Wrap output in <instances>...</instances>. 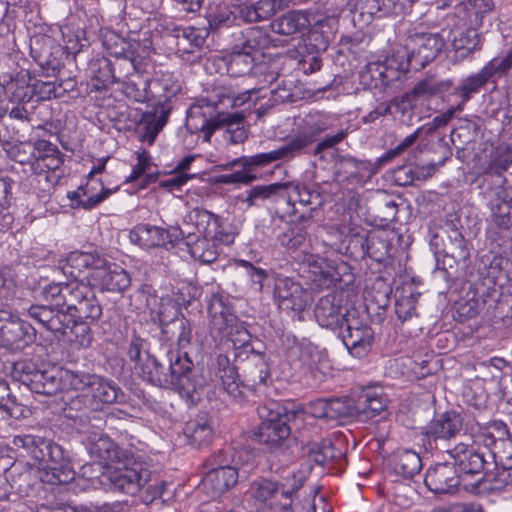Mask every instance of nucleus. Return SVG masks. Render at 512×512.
I'll return each instance as SVG.
<instances>
[{
    "label": "nucleus",
    "mask_w": 512,
    "mask_h": 512,
    "mask_svg": "<svg viewBox=\"0 0 512 512\" xmlns=\"http://www.w3.org/2000/svg\"><path fill=\"white\" fill-rule=\"evenodd\" d=\"M141 375L149 383L165 389H174L192 402L200 399L199 391L205 386L202 374L194 368L187 353L173 354L169 358L159 359L147 354L141 364Z\"/></svg>",
    "instance_id": "f257e3e1"
},
{
    "label": "nucleus",
    "mask_w": 512,
    "mask_h": 512,
    "mask_svg": "<svg viewBox=\"0 0 512 512\" xmlns=\"http://www.w3.org/2000/svg\"><path fill=\"white\" fill-rule=\"evenodd\" d=\"M268 360L265 353L254 350L236 360L238 365H234L226 354L220 353L216 357L215 376L228 395L239 399L243 395L242 388L266 384L270 377Z\"/></svg>",
    "instance_id": "f03ea898"
},
{
    "label": "nucleus",
    "mask_w": 512,
    "mask_h": 512,
    "mask_svg": "<svg viewBox=\"0 0 512 512\" xmlns=\"http://www.w3.org/2000/svg\"><path fill=\"white\" fill-rule=\"evenodd\" d=\"M102 482L112 492L134 496L143 491L146 504L161 497L164 488V482L153 477L146 464L139 461H119L103 474Z\"/></svg>",
    "instance_id": "7ed1b4c3"
},
{
    "label": "nucleus",
    "mask_w": 512,
    "mask_h": 512,
    "mask_svg": "<svg viewBox=\"0 0 512 512\" xmlns=\"http://www.w3.org/2000/svg\"><path fill=\"white\" fill-rule=\"evenodd\" d=\"M68 390L79 394L69 401L71 410L87 408L98 410L103 404H121L126 401L122 389L112 380L80 370H72L66 379Z\"/></svg>",
    "instance_id": "20e7f679"
},
{
    "label": "nucleus",
    "mask_w": 512,
    "mask_h": 512,
    "mask_svg": "<svg viewBox=\"0 0 512 512\" xmlns=\"http://www.w3.org/2000/svg\"><path fill=\"white\" fill-rule=\"evenodd\" d=\"M458 22V17L451 14L446 17V26L439 32H425L417 27L410 29L404 39L407 60L400 63L398 68L401 71L410 68L419 70L435 60L450 41L454 30L452 27H456Z\"/></svg>",
    "instance_id": "39448f33"
},
{
    "label": "nucleus",
    "mask_w": 512,
    "mask_h": 512,
    "mask_svg": "<svg viewBox=\"0 0 512 512\" xmlns=\"http://www.w3.org/2000/svg\"><path fill=\"white\" fill-rule=\"evenodd\" d=\"M256 410L261 422L254 432L255 438L271 450L285 446L291 434V422L303 413L294 404H282L274 400L260 403Z\"/></svg>",
    "instance_id": "423d86ee"
},
{
    "label": "nucleus",
    "mask_w": 512,
    "mask_h": 512,
    "mask_svg": "<svg viewBox=\"0 0 512 512\" xmlns=\"http://www.w3.org/2000/svg\"><path fill=\"white\" fill-rule=\"evenodd\" d=\"M479 441L493 456L492 490L512 484V435L503 421H492L480 427Z\"/></svg>",
    "instance_id": "0eeeda50"
},
{
    "label": "nucleus",
    "mask_w": 512,
    "mask_h": 512,
    "mask_svg": "<svg viewBox=\"0 0 512 512\" xmlns=\"http://www.w3.org/2000/svg\"><path fill=\"white\" fill-rule=\"evenodd\" d=\"M208 311L211 316L210 333L223 335L222 345L233 349L234 361L256 350L251 343V334L225 304L222 296L215 295L211 298Z\"/></svg>",
    "instance_id": "6e6552de"
},
{
    "label": "nucleus",
    "mask_w": 512,
    "mask_h": 512,
    "mask_svg": "<svg viewBox=\"0 0 512 512\" xmlns=\"http://www.w3.org/2000/svg\"><path fill=\"white\" fill-rule=\"evenodd\" d=\"M13 443L22 446L31 456L52 471L59 482L74 478V471L68 453L57 443L36 435L16 436Z\"/></svg>",
    "instance_id": "1a4fd4ad"
},
{
    "label": "nucleus",
    "mask_w": 512,
    "mask_h": 512,
    "mask_svg": "<svg viewBox=\"0 0 512 512\" xmlns=\"http://www.w3.org/2000/svg\"><path fill=\"white\" fill-rule=\"evenodd\" d=\"M72 370L56 368L40 369L30 360H20L13 364L11 377L27 386L32 392L42 395H55L60 390H68L66 379Z\"/></svg>",
    "instance_id": "9d476101"
},
{
    "label": "nucleus",
    "mask_w": 512,
    "mask_h": 512,
    "mask_svg": "<svg viewBox=\"0 0 512 512\" xmlns=\"http://www.w3.org/2000/svg\"><path fill=\"white\" fill-rule=\"evenodd\" d=\"M512 69V47L503 57H495L488 61L478 72L470 74L459 82L453 95L459 98L457 109L463 110L473 95L478 94L488 83L497 85V80L506 76Z\"/></svg>",
    "instance_id": "9b49d317"
},
{
    "label": "nucleus",
    "mask_w": 512,
    "mask_h": 512,
    "mask_svg": "<svg viewBox=\"0 0 512 512\" xmlns=\"http://www.w3.org/2000/svg\"><path fill=\"white\" fill-rule=\"evenodd\" d=\"M240 120V115L218 112L215 103L201 99L189 108L185 127L191 134L201 135L204 142H210L212 135L222 124H229V121L233 124Z\"/></svg>",
    "instance_id": "f8f14e48"
},
{
    "label": "nucleus",
    "mask_w": 512,
    "mask_h": 512,
    "mask_svg": "<svg viewBox=\"0 0 512 512\" xmlns=\"http://www.w3.org/2000/svg\"><path fill=\"white\" fill-rule=\"evenodd\" d=\"M448 454L454 460L453 465L463 478L467 475L483 474V477L479 479L480 484L482 481L492 484V474H494L493 456L485 447L481 449L475 448L472 445L458 443L448 450Z\"/></svg>",
    "instance_id": "ddd939ff"
},
{
    "label": "nucleus",
    "mask_w": 512,
    "mask_h": 512,
    "mask_svg": "<svg viewBox=\"0 0 512 512\" xmlns=\"http://www.w3.org/2000/svg\"><path fill=\"white\" fill-rule=\"evenodd\" d=\"M230 449L219 450L207 459L210 470L204 477L203 484L212 497H217L233 488L238 482V471Z\"/></svg>",
    "instance_id": "4468645a"
},
{
    "label": "nucleus",
    "mask_w": 512,
    "mask_h": 512,
    "mask_svg": "<svg viewBox=\"0 0 512 512\" xmlns=\"http://www.w3.org/2000/svg\"><path fill=\"white\" fill-rule=\"evenodd\" d=\"M159 85L164 91V100L158 102L151 113H146L143 117L144 122L141 132V140L152 145L168 121L169 115L172 110L171 98L177 95L181 90V85L177 80H172V76L163 78Z\"/></svg>",
    "instance_id": "2eb2a0df"
},
{
    "label": "nucleus",
    "mask_w": 512,
    "mask_h": 512,
    "mask_svg": "<svg viewBox=\"0 0 512 512\" xmlns=\"http://www.w3.org/2000/svg\"><path fill=\"white\" fill-rule=\"evenodd\" d=\"M339 335L350 354L358 358L367 355L374 340L373 329L354 308L346 311V322Z\"/></svg>",
    "instance_id": "dca6fc26"
},
{
    "label": "nucleus",
    "mask_w": 512,
    "mask_h": 512,
    "mask_svg": "<svg viewBox=\"0 0 512 512\" xmlns=\"http://www.w3.org/2000/svg\"><path fill=\"white\" fill-rule=\"evenodd\" d=\"M427 488L435 494H453L463 487L465 491L474 492L480 486V480L466 484L458 474L453 463H438L427 470L425 479Z\"/></svg>",
    "instance_id": "f3484780"
},
{
    "label": "nucleus",
    "mask_w": 512,
    "mask_h": 512,
    "mask_svg": "<svg viewBox=\"0 0 512 512\" xmlns=\"http://www.w3.org/2000/svg\"><path fill=\"white\" fill-rule=\"evenodd\" d=\"M31 158L33 173L44 174L45 180L55 185L62 176V172H57L64 163V155L58 147L47 140H37L33 145Z\"/></svg>",
    "instance_id": "a211bd4d"
},
{
    "label": "nucleus",
    "mask_w": 512,
    "mask_h": 512,
    "mask_svg": "<svg viewBox=\"0 0 512 512\" xmlns=\"http://www.w3.org/2000/svg\"><path fill=\"white\" fill-rule=\"evenodd\" d=\"M274 298L280 309L303 312L312 302L311 292L290 277H278L274 284Z\"/></svg>",
    "instance_id": "6ab92c4d"
},
{
    "label": "nucleus",
    "mask_w": 512,
    "mask_h": 512,
    "mask_svg": "<svg viewBox=\"0 0 512 512\" xmlns=\"http://www.w3.org/2000/svg\"><path fill=\"white\" fill-rule=\"evenodd\" d=\"M65 312L70 323L75 319L95 322L102 316L103 309L92 287L78 281Z\"/></svg>",
    "instance_id": "aec40b11"
},
{
    "label": "nucleus",
    "mask_w": 512,
    "mask_h": 512,
    "mask_svg": "<svg viewBox=\"0 0 512 512\" xmlns=\"http://www.w3.org/2000/svg\"><path fill=\"white\" fill-rule=\"evenodd\" d=\"M30 55L47 72L55 73L63 67V47L47 34H34L30 38Z\"/></svg>",
    "instance_id": "412c9836"
},
{
    "label": "nucleus",
    "mask_w": 512,
    "mask_h": 512,
    "mask_svg": "<svg viewBox=\"0 0 512 512\" xmlns=\"http://www.w3.org/2000/svg\"><path fill=\"white\" fill-rule=\"evenodd\" d=\"M329 128L330 121L326 115L320 112L309 113L298 125L296 135L287 142L295 155L299 156Z\"/></svg>",
    "instance_id": "4be33fe9"
},
{
    "label": "nucleus",
    "mask_w": 512,
    "mask_h": 512,
    "mask_svg": "<svg viewBox=\"0 0 512 512\" xmlns=\"http://www.w3.org/2000/svg\"><path fill=\"white\" fill-rule=\"evenodd\" d=\"M197 235L219 239L225 245L234 241V235L228 230L224 219L206 209L194 208L188 215Z\"/></svg>",
    "instance_id": "5701e85b"
},
{
    "label": "nucleus",
    "mask_w": 512,
    "mask_h": 512,
    "mask_svg": "<svg viewBox=\"0 0 512 512\" xmlns=\"http://www.w3.org/2000/svg\"><path fill=\"white\" fill-rule=\"evenodd\" d=\"M36 340V330L28 322L9 312L0 335V346L21 351Z\"/></svg>",
    "instance_id": "b1692460"
},
{
    "label": "nucleus",
    "mask_w": 512,
    "mask_h": 512,
    "mask_svg": "<svg viewBox=\"0 0 512 512\" xmlns=\"http://www.w3.org/2000/svg\"><path fill=\"white\" fill-rule=\"evenodd\" d=\"M87 278L91 286L99 287L101 291L123 292L131 284L127 271L105 258L104 265L89 272Z\"/></svg>",
    "instance_id": "393cba45"
},
{
    "label": "nucleus",
    "mask_w": 512,
    "mask_h": 512,
    "mask_svg": "<svg viewBox=\"0 0 512 512\" xmlns=\"http://www.w3.org/2000/svg\"><path fill=\"white\" fill-rule=\"evenodd\" d=\"M346 311L350 309L342 305V296L329 293L321 297L314 307V316L318 324L324 328L342 329L346 322Z\"/></svg>",
    "instance_id": "a878e982"
},
{
    "label": "nucleus",
    "mask_w": 512,
    "mask_h": 512,
    "mask_svg": "<svg viewBox=\"0 0 512 512\" xmlns=\"http://www.w3.org/2000/svg\"><path fill=\"white\" fill-rule=\"evenodd\" d=\"M302 487V479H297L295 474H291L283 482L268 478H259L251 483L250 490L252 496L261 502L273 498L280 493L284 499L292 501L293 496Z\"/></svg>",
    "instance_id": "bb28decb"
},
{
    "label": "nucleus",
    "mask_w": 512,
    "mask_h": 512,
    "mask_svg": "<svg viewBox=\"0 0 512 512\" xmlns=\"http://www.w3.org/2000/svg\"><path fill=\"white\" fill-rule=\"evenodd\" d=\"M420 133L421 128H418L412 134L405 137L395 148L390 149L384 155L379 157L374 164L368 161L358 160L351 156L343 157L342 162L345 165L354 168L359 173L365 172L366 174H363V177L365 176L367 178H371L374 174L378 172V170L382 166H384L386 163L390 162L392 159L399 156L404 151H406L410 146H412L420 136Z\"/></svg>",
    "instance_id": "cd10ccee"
},
{
    "label": "nucleus",
    "mask_w": 512,
    "mask_h": 512,
    "mask_svg": "<svg viewBox=\"0 0 512 512\" xmlns=\"http://www.w3.org/2000/svg\"><path fill=\"white\" fill-rule=\"evenodd\" d=\"M463 427V418L460 413L451 410L440 414L422 427L421 433L427 437L429 443L437 440L454 438Z\"/></svg>",
    "instance_id": "c85d7f7f"
},
{
    "label": "nucleus",
    "mask_w": 512,
    "mask_h": 512,
    "mask_svg": "<svg viewBox=\"0 0 512 512\" xmlns=\"http://www.w3.org/2000/svg\"><path fill=\"white\" fill-rule=\"evenodd\" d=\"M174 316L169 319L163 310L159 312L161 332L166 340H176L180 348L187 347L192 340V326L189 319L178 311L174 304H171Z\"/></svg>",
    "instance_id": "c756f323"
},
{
    "label": "nucleus",
    "mask_w": 512,
    "mask_h": 512,
    "mask_svg": "<svg viewBox=\"0 0 512 512\" xmlns=\"http://www.w3.org/2000/svg\"><path fill=\"white\" fill-rule=\"evenodd\" d=\"M296 157L297 156L293 152L292 148L290 147L288 142H286L284 145H282L274 150H271L268 152L257 153L252 156H243V157L238 158L237 160H235L223 167L230 168V167L234 166L235 164H239L244 169L253 170V169L267 167L275 162H281V163L290 162L291 160H293Z\"/></svg>",
    "instance_id": "7c9ffc66"
},
{
    "label": "nucleus",
    "mask_w": 512,
    "mask_h": 512,
    "mask_svg": "<svg viewBox=\"0 0 512 512\" xmlns=\"http://www.w3.org/2000/svg\"><path fill=\"white\" fill-rule=\"evenodd\" d=\"M30 318L34 319L43 328L53 333L65 335L69 328L70 319L65 310L57 309L51 305H31L27 309Z\"/></svg>",
    "instance_id": "2f4dec72"
},
{
    "label": "nucleus",
    "mask_w": 512,
    "mask_h": 512,
    "mask_svg": "<svg viewBox=\"0 0 512 512\" xmlns=\"http://www.w3.org/2000/svg\"><path fill=\"white\" fill-rule=\"evenodd\" d=\"M294 192L297 198H289L288 203L292 205V214L298 215V221L306 223L312 218V213L323 204L322 196L316 190L305 186H295Z\"/></svg>",
    "instance_id": "473e14b6"
},
{
    "label": "nucleus",
    "mask_w": 512,
    "mask_h": 512,
    "mask_svg": "<svg viewBox=\"0 0 512 512\" xmlns=\"http://www.w3.org/2000/svg\"><path fill=\"white\" fill-rule=\"evenodd\" d=\"M59 265L64 275L69 276L71 280L78 281V277L84 269L92 272L104 265V258L94 253L73 251L64 261H60Z\"/></svg>",
    "instance_id": "72a5a7b5"
},
{
    "label": "nucleus",
    "mask_w": 512,
    "mask_h": 512,
    "mask_svg": "<svg viewBox=\"0 0 512 512\" xmlns=\"http://www.w3.org/2000/svg\"><path fill=\"white\" fill-rule=\"evenodd\" d=\"M112 193L111 189L104 188L101 182L93 184V179L85 186H80L76 191L68 194L72 207L91 210L103 202Z\"/></svg>",
    "instance_id": "f704fd0d"
},
{
    "label": "nucleus",
    "mask_w": 512,
    "mask_h": 512,
    "mask_svg": "<svg viewBox=\"0 0 512 512\" xmlns=\"http://www.w3.org/2000/svg\"><path fill=\"white\" fill-rule=\"evenodd\" d=\"M288 182H275L267 185H255L245 192L241 201L247 204L248 208L259 207L265 201L276 202L286 197L289 188Z\"/></svg>",
    "instance_id": "c9c22d12"
},
{
    "label": "nucleus",
    "mask_w": 512,
    "mask_h": 512,
    "mask_svg": "<svg viewBox=\"0 0 512 512\" xmlns=\"http://www.w3.org/2000/svg\"><path fill=\"white\" fill-rule=\"evenodd\" d=\"M78 281L51 282L38 291V297L49 305L62 310H67Z\"/></svg>",
    "instance_id": "e433bc0d"
},
{
    "label": "nucleus",
    "mask_w": 512,
    "mask_h": 512,
    "mask_svg": "<svg viewBox=\"0 0 512 512\" xmlns=\"http://www.w3.org/2000/svg\"><path fill=\"white\" fill-rule=\"evenodd\" d=\"M281 9L282 0H259L236 5L239 18L246 23L268 20Z\"/></svg>",
    "instance_id": "4c0bfd02"
},
{
    "label": "nucleus",
    "mask_w": 512,
    "mask_h": 512,
    "mask_svg": "<svg viewBox=\"0 0 512 512\" xmlns=\"http://www.w3.org/2000/svg\"><path fill=\"white\" fill-rule=\"evenodd\" d=\"M222 244L224 243L219 239L203 237L194 231L187 234V247L190 255L204 264H210L218 258Z\"/></svg>",
    "instance_id": "58836bf2"
},
{
    "label": "nucleus",
    "mask_w": 512,
    "mask_h": 512,
    "mask_svg": "<svg viewBox=\"0 0 512 512\" xmlns=\"http://www.w3.org/2000/svg\"><path fill=\"white\" fill-rule=\"evenodd\" d=\"M392 59L386 63H371L367 65L366 71L361 73L362 82L369 88L382 89L390 85L398 78V71L401 69L392 67Z\"/></svg>",
    "instance_id": "ea45409f"
},
{
    "label": "nucleus",
    "mask_w": 512,
    "mask_h": 512,
    "mask_svg": "<svg viewBox=\"0 0 512 512\" xmlns=\"http://www.w3.org/2000/svg\"><path fill=\"white\" fill-rule=\"evenodd\" d=\"M147 66L148 61L136 55V51L114 58L112 69L114 70L115 83L125 82L138 74H144Z\"/></svg>",
    "instance_id": "a19ab883"
},
{
    "label": "nucleus",
    "mask_w": 512,
    "mask_h": 512,
    "mask_svg": "<svg viewBox=\"0 0 512 512\" xmlns=\"http://www.w3.org/2000/svg\"><path fill=\"white\" fill-rule=\"evenodd\" d=\"M386 406V398L379 387L363 388L357 397L358 417H375L383 412Z\"/></svg>",
    "instance_id": "79ce46f5"
},
{
    "label": "nucleus",
    "mask_w": 512,
    "mask_h": 512,
    "mask_svg": "<svg viewBox=\"0 0 512 512\" xmlns=\"http://www.w3.org/2000/svg\"><path fill=\"white\" fill-rule=\"evenodd\" d=\"M394 233L388 230H377L368 233L367 255L378 263H384L391 257Z\"/></svg>",
    "instance_id": "37998d69"
},
{
    "label": "nucleus",
    "mask_w": 512,
    "mask_h": 512,
    "mask_svg": "<svg viewBox=\"0 0 512 512\" xmlns=\"http://www.w3.org/2000/svg\"><path fill=\"white\" fill-rule=\"evenodd\" d=\"M184 435L190 446L201 449L208 447L212 443L214 430L209 421L201 417L189 420L185 424Z\"/></svg>",
    "instance_id": "c03bdc74"
},
{
    "label": "nucleus",
    "mask_w": 512,
    "mask_h": 512,
    "mask_svg": "<svg viewBox=\"0 0 512 512\" xmlns=\"http://www.w3.org/2000/svg\"><path fill=\"white\" fill-rule=\"evenodd\" d=\"M458 20L459 22L457 26L452 27L454 30L449 42H451L456 59L463 60L474 53L476 50H479L481 48V44L480 36L478 32L473 28H468L458 32L457 35L455 34L456 28L461 22L459 18Z\"/></svg>",
    "instance_id": "a18cd8bd"
},
{
    "label": "nucleus",
    "mask_w": 512,
    "mask_h": 512,
    "mask_svg": "<svg viewBox=\"0 0 512 512\" xmlns=\"http://www.w3.org/2000/svg\"><path fill=\"white\" fill-rule=\"evenodd\" d=\"M269 43V35L262 28L250 27L241 33L239 42H237L233 48L260 58L262 56V50L268 47Z\"/></svg>",
    "instance_id": "49530a36"
},
{
    "label": "nucleus",
    "mask_w": 512,
    "mask_h": 512,
    "mask_svg": "<svg viewBox=\"0 0 512 512\" xmlns=\"http://www.w3.org/2000/svg\"><path fill=\"white\" fill-rule=\"evenodd\" d=\"M511 208L512 197L506 189L499 187L491 201L492 221L499 229L509 230L512 227Z\"/></svg>",
    "instance_id": "de8ad7c7"
},
{
    "label": "nucleus",
    "mask_w": 512,
    "mask_h": 512,
    "mask_svg": "<svg viewBox=\"0 0 512 512\" xmlns=\"http://www.w3.org/2000/svg\"><path fill=\"white\" fill-rule=\"evenodd\" d=\"M0 411L9 418L21 419L30 414L29 408L12 392L7 380L0 378Z\"/></svg>",
    "instance_id": "09e8293b"
},
{
    "label": "nucleus",
    "mask_w": 512,
    "mask_h": 512,
    "mask_svg": "<svg viewBox=\"0 0 512 512\" xmlns=\"http://www.w3.org/2000/svg\"><path fill=\"white\" fill-rule=\"evenodd\" d=\"M391 464L394 472L404 478H412L422 468L419 454L409 449L397 450L392 456Z\"/></svg>",
    "instance_id": "8fccbe9b"
},
{
    "label": "nucleus",
    "mask_w": 512,
    "mask_h": 512,
    "mask_svg": "<svg viewBox=\"0 0 512 512\" xmlns=\"http://www.w3.org/2000/svg\"><path fill=\"white\" fill-rule=\"evenodd\" d=\"M309 25L310 21L307 14L302 11L294 10L273 20L271 28L275 33L289 36L302 31Z\"/></svg>",
    "instance_id": "3c124183"
},
{
    "label": "nucleus",
    "mask_w": 512,
    "mask_h": 512,
    "mask_svg": "<svg viewBox=\"0 0 512 512\" xmlns=\"http://www.w3.org/2000/svg\"><path fill=\"white\" fill-rule=\"evenodd\" d=\"M164 228L147 223L136 225L130 231L132 242L144 248L163 247Z\"/></svg>",
    "instance_id": "603ef678"
},
{
    "label": "nucleus",
    "mask_w": 512,
    "mask_h": 512,
    "mask_svg": "<svg viewBox=\"0 0 512 512\" xmlns=\"http://www.w3.org/2000/svg\"><path fill=\"white\" fill-rule=\"evenodd\" d=\"M309 268L312 281L320 288H328L340 281L339 267H333L322 259L310 262ZM340 268H347V266L341 265Z\"/></svg>",
    "instance_id": "864d4df0"
},
{
    "label": "nucleus",
    "mask_w": 512,
    "mask_h": 512,
    "mask_svg": "<svg viewBox=\"0 0 512 512\" xmlns=\"http://www.w3.org/2000/svg\"><path fill=\"white\" fill-rule=\"evenodd\" d=\"M88 73L96 81L94 87L103 89L115 83L114 70L112 69V60L106 57H95L88 63Z\"/></svg>",
    "instance_id": "5fc2aeb1"
},
{
    "label": "nucleus",
    "mask_w": 512,
    "mask_h": 512,
    "mask_svg": "<svg viewBox=\"0 0 512 512\" xmlns=\"http://www.w3.org/2000/svg\"><path fill=\"white\" fill-rule=\"evenodd\" d=\"M171 35L176 39V46L179 51L192 53L194 48H199L204 43L201 31L192 26H175L171 29Z\"/></svg>",
    "instance_id": "6e6d98bb"
},
{
    "label": "nucleus",
    "mask_w": 512,
    "mask_h": 512,
    "mask_svg": "<svg viewBox=\"0 0 512 512\" xmlns=\"http://www.w3.org/2000/svg\"><path fill=\"white\" fill-rule=\"evenodd\" d=\"M3 90L12 103L25 104L30 102L34 96L33 84L28 83L25 76L11 80L6 87L0 86V93ZM4 113L5 110L0 108V118Z\"/></svg>",
    "instance_id": "4d7b16f0"
},
{
    "label": "nucleus",
    "mask_w": 512,
    "mask_h": 512,
    "mask_svg": "<svg viewBox=\"0 0 512 512\" xmlns=\"http://www.w3.org/2000/svg\"><path fill=\"white\" fill-rule=\"evenodd\" d=\"M259 58L252 56L247 52H242L232 48V52L227 60V72L232 77H242L248 75L256 67V61Z\"/></svg>",
    "instance_id": "13d9d810"
},
{
    "label": "nucleus",
    "mask_w": 512,
    "mask_h": 512,
    "mask_svg": "<svg viewBox=\"0 0 512 512\" xmlns=\"http://www.w3.org/2000/svg\"><path fill=\"white\" fill-rule=\"evenodd\" d=\"M453 82L450 79L436 80L426 78L418 82L411 90L416 99H430L434 96L441 95L450 90Z\"/></svg>",
    "instance_id": "bf43d9fd"
},
{
    "label": "nucleus",
    "mask_w": 512,
    "mask_h": 512,
    "mask_svg": "<svg viewBox=\"0 0 512 512\" xmlns=\"http://www.w3.org/2000/svg\"><path fill=\"white\" fill-rule=\"evenodd\" d=\"M102 45L108 53L116 58L135 52L137 43L130 42L115 31L106 30L102 33Z\"/></svg>",
    "instance_id": "052dcab7"
},
{
    "label": "nucleus",
    "mask_w": 512,
    "mask_h": 512,
    "mask_svg": "<svg viewBox=\"0 0 512 512\" xmlns=\"http://www.w3.org/2000/svg\"><path fill=\"white\" fill-rule=\"evenodd\" d=\"M304 223H293L278 236L281 246L296 251L307 246V231Z\"/></svg>",
    "instance_id": "680f3d73"
},
{
    "label": "nucleus",
    "mask_w": 512,
    "mask_h": 512,
    "mask_svg": "<svg viewBox=\"0 0 512 512\" xmlns=\"http://www.w3.org/2000/svg\"><path fill=\"white\" fill-rule=\"evenodd\" d=\"M330 420L358 417L357 399L352 397L329 398Z\"/></svg>",
    "instance_id": "e2e57ef3"
},
{
    "label": "nucleus",
    "mask_w": 512,
    "mask_h": 512,
    "mask_svg": "<svg viewBox=\"0 0 512 512\" xmlns=\"http://www.w3.org/2000/svg\"><path fill=\"white\" fill-rule=\"evenodd\" d=\"M512 165V141L498 145L491 155L487 173L500 175Z\"/></svg>",
    "instance_id": "0e129e2a"
},
{
    "label": "nucleus",
    "mask_w": 512,
    "mask_h": 512,
    "mask_svg": "<svg viewBox=\"0 0 512 512\" xmlns=\"http://www.w3.org/2000/svg\"><path fill=\"white\" fill-rule=\"evenodd\" d=\"M447 233L449 244H446V255L451 256L456 261H465L469 258L467 242L462 233L455 227H451Z\"/></svg>",
    "instance_id": "69168bd1"
},
{
    "label": "nucleus",
    "mask_w": 512,
    "mask_h": 512,
    "mask_svg": "<svg viewBox=\"0 0 512 512\" xmlns=\"http://www.w3.org/2000/svg\"><path fill=\"white\" fill-rule=\"evenodd\" d=\"M136 80L129 79L124 83V94L127 98L143 103L149 99L148 86L150 79L149 77H143V74H138Z\"/></svg>",
    "instance_id": "338daca9"
},
{
    "label": "nucleus",
    "mask_w": 512,
    "mask_h": 512,
    "mask_svg": "<svg viewBox=\"0 0 512 512\" xmlns=\"http://www.w3.org/2000/svg\"><path fill=\"white\" fill-rule=\"evenodd\" d=\"M340 456L332 442L324 440L321 443H314L309 450V458L312 462L325 466Z\"/></svg>",
    "instance_id": "774afa93"
}]
</instances>
